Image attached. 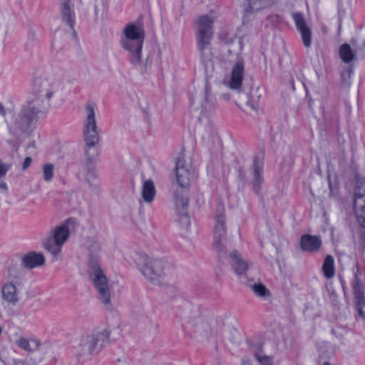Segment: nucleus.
Here are the masks:
<instances>
[{
    "instance_id": "1",
    "label": "nucleus",
    "mask_w": 365,
    "mask_h": 365,
    "mask_svg": "<svg viewBox=\"0 0 365 365\" xmlns=\"http://www.w3.org/2000/svg\"><path fill=\"white\" fill-rule=\"evenodd\" d=\"M101 246L96 242H92L88 247L89 277L93 282L98 294V299L107 309H112L110 292L108 279L99 265Z\"/></svg>"
},
{
    "instance_id": "2",
    "label": "nucleus",
    "mask_w": 365,
    "mask_h": 365,
    "mask_svg": "<svg viewBox=\"0 0 365 365\" xmlns=\"http://www.w3.org/2000/svg\"><path fill=\"white\" fill-rule=\"evenodd\" d=\"M46 114V108L40 98H30L22 106L14 123L10 125V130L29 133L37 125L38 120Z\"/></svg>"
},
{
    "instance_id": "3",
    "label": "nucleus",
    "mask_w": 365,
    "mask_h": 365,
    "mask_svg": "<svg viewBox=\"0 0 365 365\" xmlns=\"http://www.w3.org/2000/svg\"><path fill=\"white\" fill-rule=\"evenodd\" d=\"M123 35L120 45L129 53L130 64L136 66L141 61V51L145 39L143 26L140 24H128L123 29Z\"/></svg>"
},
{
    "instance_id": "4",
    "label": "nucleus",
    "mask_w": 365,
    "mask_h": 365,
    "mask_svg": "<svg viewBox=\"0 0 365 365\" xmlns=\"http://www.w3.org/2000/svg\"><path fill=\"white\" fill-rule=\"evenodd\" d=\"M354 278L351 282L354 303L359 317L365 319V264L356 263L353 267Z\"/></svg>"
},
{
    "instance_id": "5",
    "label": "nucleus",
    "mask_w": 365,
    "mask_h": 365,
    "mask_svg": "<svg viewBox=\"0 0 365 365\" xmlns=\"http://www.w3.org/2000/svg\"><path fill=\"white\" fill-rule=\"evenodd\" d=\"M86 110L87 115L84 122L83 136L86 145V155L88 156V160H91L88 150L98 144L99 142V135L97 131L95 106L93 103H88L86 106Z\"/></svg>"
},
{
    "instance_id": "6",
    "label": "nucleus",
    "mask_w": 365,
    "mask_h": 365,
    "mask_svg": "<svg viewBox=\"0 0 365 365\" xmlns=\"http://www.w3.org/2000/svg\"><path fill=\"white\" fill-rule=\"evenodd\" d=\"M69 220H66L65 224L56 227L51 235L43 242V247L53 256L61 252L62 245L69 237L70 232L66 225Z\"/></svg>"
},
{
    "instance_id": "7",
    "label": "nucleus",
    "mask_w": 365,
    "mask_h": 365,
    "mask_svg": "<svg viewBox=\"0 0 365 365\" xmlns=\"http://www.w3.org/2000/svg\"><path fill=\"white\" fill-rule=\"evenodd\" d=\"M225 217L220 212L215 217V225L213 230V247L220 257L227 255V240Z\"/></svg>"
},
{
    "instance_id": "8",
    "label": "nucleus",
    "mask_w": 365,
    "mask_h": 365,
    "mask_svg": "<svg viewBox=\"0 0 365 365\" xmlns=\"http://www.w3.org/2000/svg\"><path fill=\"white\" fill-rule=\"evenodd\" d=\"M109 335L110 331L103 329L100 332L83 336L80 343L82 351L89 354H98L102 350L106 344L108 343Z\"/></svg>"
},
{
    "instance_id": "9",
    "label": "nucleus",
    "mask_w": 365,
    "mask_h": 365,
    "mask_svg": "<svg viewBox=\"0 0 365 365\" xmlns=\"http://www.w3.org/2000/svg\"><path fill=\"white\" fill-rule=\"evenodd\" d=\"M213 20L208 15L201 16L198 19V34L197 43L198 50L203 54L205 50L210 44L212 37Z\"/></svg>"
},
{
    "instance_id": "10",
    "label": "nucleus",
    "mask_w": 365,
    "mask_h": 365,
    "mask_svg": "<svg viewBox=\"0 0 365 365\" xmlns=\"http://www.w3.org/2000/svg\"><path fill=\"white\" fill-rule=\"evenodd\" d=\"M143 264L140 267L142 274L151 282L158 281L163 274L165 262L162 259H150L148 256H141Z\"/></svg>"
},
{
    "instance_id": "11",
    "label": "nucleus",
    "mask_w": 365,
    "mask_h": 365,
    "mask_svg": "<svg viewBox=\"0 0 365 365\" xmlns=\"http://www.w3.org/2000/svg\"><path fill=\"white\" fill-rule=\"evenodd\" d=\"M175 170L178 184L182 187L189 186L193 175V169L190 164L185 162L183 153H180L177 157Z\"/></svg>"
},
{
    "instance_id": "12",
    "label": "nucleus",
    "mask_w": 365,
    "mask_h": 365,
    "mask_svg": "<svg viewBox=\"0 0 365 365\" xmlns=\"http://www.w3.org/2000/svg\"><path fill=\"white\" fill-rule=\"evenodd\" d=\"M57 90L58 86L56 83L47 79H36L34 83V94L31 98H40L44 103L43 98L49 101Z\"/></svg>"
},
{
    "instance_id": "13",
    "label": "nucleus",
    "mask_w": 365,
    "mask_h": 365,
    "mask_svg": "<svg viewBox=\"0 0 365 365\" xmlns=\"http://www.w3.org/2000/svg\"><path fill=\"white\" fill-rule=\"evenodd\" d=\"M175 203L179 224L181 227L187 228L190 224V218L188 215L189 200L187 197L175 193Z\"/></svg>"
},
{
    "instance_id": "14",
    "label": "nucleus",
    "mask_w": 365,
    "mask_h": 365,
    "mask_svg": "<svg viewBox=\"0 0 365 365\" xmlns=\"http://www.w3.org/2000/svg\"><path fill=\"white\" fill-rule=\"evenodd\" d=\"M354 208L359 225L365 229V187L361 184L354 192Z\"/></svg>"
},
{
    "instance_id": "15",
    "label": "nucleus",
    "mask_w": 365,
    "mask_h": 365,
    "mask_svg": "<svg viewBox=\"0 0 365 365\" xmlns=\"http://www.w3.org/2000/svg\"><path fill=\"white\" fill-rule=\"evenodd\" d=\"M245 72V65L242 59L237 60L232 69L229 86L232 89L241 87Z\"/></svg>"
},
{
    "instance_id": "16",
    "label": "nucleus",
    "mask_w": 365,
    "mask_h": 365,
    "mask_svg": "<svg viewBox=\"0 0 365 365\" xmlns=\"http://www.w3.org/2000/svg\"><path fill=\"white\" fill-rule=\"evenodd\" d=\"M251 169L252 171V180L251 181L252 189L256 193H259L261 190V184L264 180L263 163L259 161L258 158H255Z\"/></svg>"
},
{
    "instance_id": "17",
    "label": "nucleus",
    "mask_w": 365,
    "mask_h": 365,
    "mask_svg": "<svg viewBox=\"0 0 365 365\" xmlns=\"http://www.w3.org/2000/svg\"><path fill=\"white\" fill-rule=\"evenodd\" d=\"M44 264L45 258L43 255L34 251L28 252L21 258V266L28 269L41 267Z\"/></svg>"
},
{
    "instance_id": "18",
    "label": "nucleus",
    "mask_w": 365,
    "mask_h": 365,
    "mask_svg": "<svg viewBox=\"0 0 365 365\" xmlns=\"http://www.w3.org/2000/svg\"><path fill=\"white\" fill-rule=\"evenodd\" d=\"M230 258L232 269L240 277L244 275L249 268L247 262L237 250L230 252Z\"/></svg>"
},
{
    "instance_id": "19",
    "label": "nucleus",
    "mask_w": 365,
    "mask_h": 365,
    "mask_svg": "<svg viewBox=\"0 0 365 365\" xmlns=\"http://www.w3.org/2000/svg\"><path fill=\"white\" fill-rule=\"evenodd\" d=\"M71 0H61L60 13L62 21L66 22L71 30H74L76 16L73 9L71 6Z\"/></svg>"
},
{
    "instance_id": "20",
    "label": "nucleus",
    "mask_w": 365,
    "mask_h": 365,
    "mask_svg": "<svg viewBox=\"0 0 365 365\" xmlns=\"http://www.w3.org/2000/svg\"><path fill=\"white\" fill-rule=\"evenodd\" d=\"M301 248L306 252H317L322 246L320 237L311 235H304L300 240Z\"/></svg>"
},
{
    "instance_id": "21",
    "label": "nucleus",
    "mask_w": 365,
    "mask_h": 365,
    "mask_svg": "<svg viewBox=\"0 0 365 365\" xmlns=\"http://www.w3.org/2000/svg\"><path fill=\"white\" fill-rule=\"evenodd\" d=\"M274 0H245L243 4L244 11L249 15L265 9L274 3Z\"/></svg>"
},
{
    "instance_id": "22",
    "label": "nucleus",
    "mask_w": 365,
    "mask_h": 365,
    "mask_svg": "<svg viewBox=\"0 0 365 365\" xmlns=\"http://www.w3.org/2000/svg\"><path fill=\"white\" fill-rule=\"evenodd\" d=\"M1 293L3 299L8 303L15 304L19 300L16 286L11 282L3 285Z\"/></svg>"
},
{
    "instance_id": "23",
    "label": "nucleus",
    "mask_w": 365,
    "mask_h": 365,
    "mask_svg": "<svg viewBox=\"0 0 365 365\" xmlns=\"http://www.w3.org/2000/svg\"><path fill=\"white\" fill-rule=\"evenodd\" d=\"M156 190L154 182L152 180H147L143 182L142 187V197L146 202L153 201Z\"/></svg>"
},
{
    "instance_id": "24",
    "label": "nucleus",
    "mask_w": 365,
    "mask_h": 365,
    "mask_svg": "<svg viewBox=\"0 0 365 365\" xmlns=\"http://www.w3.org/2000/svg\"><path fill=\"white\" fill-rule=\"evenodd\" d=\"M16 344L25 351H34L39 348L41 344L36 339H27L24 337H20L16 341Z\"/></svg>"
},
{
    "instance_id": "25",
    "label": "nucleus",
    "mask_w": 365,
    "mask_h": 365,
    "mask_svg": "<svg viewBox=\"0 0 365 365\" xmlns=\"http://www.w3.org/2000/svg\"><path fill=\"white\" fill-rule=\"evenodd\" d=\"M322 270L323 272L324 276L327 279H331L334 276V259L331 255H329L325 257Z\"/></svg>"
},
{
    "instance_id": "26",
    "label": "nucleus",
    "mask_w": 365,
    "mask_h": 365,
    "mask_svg": "<svg viewBox=\"0 0 365 365\" xmlns=\"http://www.w3.org/2000/svg\"><path fill=\"white\" fill-rule=\"evenodd\" d=\"M339 56L344 63H350L355 57V53L348 43L342 44L339 48Z\"/></svg>"
},
{
    "instance_id": "27",
    "label": "nucleus",
    "mask_w": 365,
    "mask_h": 365,
    "mask_svg": "<svg viewBox=\"0 0 365 365\" xmlns=\"http://www.w3.org/2000/svg\"><path fill=\"white\" fill-rule=\"evenodd\" d=\"M250 288L258 297L267 298L271 295L269 290L261 282L252 284Z\"/></svg>"
},
{
    "instance_id": "28",
    "label": "nucleus",
    "mask_w": 365,
    "mask_h": 365,
    "mask_svg": "<svg viewBox=\"0 0 365 365\" xmlns=\"http://www.w3.org/2000/svg\"><path fill=\"white\" fill-rule=\"evenodd\" d=\"M216 103V99L213 97L210 93V88L207 86H205V102L202 103V108L204 110H207L211 109Z\"/></svg>"
},
{
    "instance_id": "29",
    "label": "nucleus",
    "mask_w": 365,
    "mask_h": 365,
    "mask_svg": "<svg viewBox=\"0 0 365 365\" xmlns=\"http://www.w3.org/2000/svg\"><path fill=\"white\" fill-rule=\"evenodd\" d=\"M254 357L261 365H273L272 356L262 355L257 350H254Z\"/></svg>"
},
{
    "instance_id": "30",
    "label": "nucleus",
    "mask_w": 365,
    "mask_h": 365,
    "mask_svg": "<svg viewBox=\"0 0 365 365\" xmlns=\"http://www.w3.org/2000/svg\"><path fill=\"white\" fill-rule=\"evenodd\" d=\"M292 17L298 31L308 27L305 22L304 15L301 12L294 13Z\"/></svg>"
},
{
    "instance_id": "31",
    "label": "nucleus",
    "mask_w": 365,
    "mask_h": 365,
    "mask_svg": "<svg viewBox=\"0 0 365 365\" xmlns=\"http://www.w3.org/2000/svg\"><path fill=\"white\" fill-rule=\"evenodd\" d=\"M302 41L305 47L308 48L312 44V33L309 27L299 30Z\"/></svg>"
},
{
    "instance_id": "32",
    "label": "nucleus",
    "mask_w": 365,
    "mask_h": 365,
    "mask_svg": "<svg viewBox=\"0 0 365 365\" xmlns=\"http://www.w3.org/2000/svg\"><path fill=\"white\" fill-rule=\"evenodd\" d=\"M53 165L51 163L45 164L43 167V178L46 181L49 182L53 177Z\"/></svg>"
},
{
    "instance_id": "33",
    "label": "nucleus",
    "mask_w": 365,
    "mask_h": 365,
    "mask_svg": "<svg viewBox=\"0 0 365 365\" xmlns=\"http://www.w3.org/2000/svg\"><path fill=\"white\" fill-rule=\"evenodd\" d=\"M96 178H97V174H96V170L93 168H88L87 173L86 174V181L88 182L90 187L95 186L94 185H93L91 183V181L96 179Z\"/></svg>"
},
{
    "instance_id": "34",
    "label": "nucleus",
    "mask_w": 365,
    "mask_h": 365,
    "mask_svg": "<svg viewBox=\"0 0 365 365\" xmlns=\"http://www.w3.org/2000/svg\"><path fill=\"white\" fill-rule=\"evenodd\" d=\"M11 167V165L10 163H4L0 160V178L4 177Z\"/></svg>"
},
{
    "instance_id": "35",
    "label": "nucleus",
    "mask_w": 365,
    "mask_h": 365,
    "mask_svg": "<svg viewBox=\"0 0 365 365\" xmlns=\"http://www.w3.org/2000/svg\"><path fill=\"white\" fill-rule=\"evenodd\" d=\"M150 64H151V61L148 57L145 59V63H142V60H141L140 64H138L137 66H139L140 67L142 72H145L147 71L148 68L150 66Z\"/></svg>"
},
{
    "instance_id": "36",
    "label": "nucleus",
    "mask_w": 365,
    "mask_h": 365,
    "mask_svg": "<svg viewBox=\"0 0 365 365\" xmlns=\"http://www.w3.org/2000/svg\"><path fill=\"white\" fill-rule=\"evenodd\" d=\"M251 349H252V351L253 353H254V350H257L258 351H259L260 354H262V349H263V344L257 343V344H253L251 346Z\"/></svg>"
},
{
    "instance_id": "37",
    "label": "nucleus",
    "mask_w": 365,
    "mask_h": 365,
    "mask_svg": "<svg viewBox=\"0 0 365 365\" xmlns=\"http://www.w3.org/2000/svg\"><path fill=\"white\" fill-rule=\"evenodd\" d=\"M31 162H32L31 158L30 157H26L23 162L22 169L23 170L27 169L31 165Z\"/></svg>"
},
{
    "instance_id": "38",
    "label": "nucleus",
    "mask_w": 365,
    "mask_h": 365,
    "mask_svg": "<svg viewBox=\"0 0 365 365\" xmlns=\"http://www.w3.org/2000/svg\"><path fill=\"white\" fill-rule=\"evenodd\" d=\"M0 190L4 192H7L8 186L4 180H0Z\"/></svg>"
},
{
    "instance_id": "39",
    "label": "nucleus",
    "mask_w": 365,
    "mask_h": 365,
    "mask_svg": "<svg viewBox=\"0 0 365 365\" xmlns=\"http://www.w3.org/2000/svg\"><path fill=\"white\" fill-rule=\"evenodd\" d=\"M238 173H239V178H240V180L243 182L245 181L246 179H245L244 170L242 168H240L238 170Z\"/></svg>"
},
{
    "instance_id": "40",
    "label": "nucleus",
    "mask_w": 365,
    "mask_h": 365,
    "mask_svg": "<svg viewBox=\"0 0 365 365\" xmlns=\"http://www.w3.org/2000/svg\"><path fill=\"white\" fill-rule=\"evenodd\" d=\"M13 365H30V364H29L28 363H26L24 361L14 360V363H13Z\"/></svg>"
},
{
    "instance_id": "41",
    "label": "nucleus",
    "mask_w": 365,
    "mask_h": 365,
    "mask_svg": "<svg viewBox=\"0 0 365 365\" xmlns=\"http://www.w3.org/2000/svg\"><path fill=\"white\" fill-rule=\"evenodd\" d=\"M242 365H252L251 361L247 358L242 359Z\"/></svg>"
},
{
    "instance_id": "42",
    "label": "nucleus",
    "mask_w": 365,
    "mask_h": 365,
    "mask_svg": "<svg viewBox=\"0 0 365 365\" xmlns=\"http://www.w3.org/2000/svg\"><path fill=\"white\" fill-rule=\"evenodd\" d=\"M207 47H209V46H208ZM207 48H207L205 50V51H204L203 54H202V53H201V55H202V58L203 61H205V58H207V59H210V58H209V57H210V53H208V55L206 53V51H207Z\"/></svg>"
},
{
    "instance_id": "43",
    "label": "nucleus",
    "mask_w": 365,
    "mask_h": 365,
    "mask_svg": "<svg viewBox=\"0 0 365 365\" xmlns=\"http://www.w3.org/2000/svg\"><path fill=\"white\" fill-rule=\"evenodd\" d=\"M0 115L4 116L6 115V110L2 103H0Z\"/></svg>"
},
{
    "instance_id": "44",
    "label": "nucleus",
    "mask_w": 365,
    "mask_h": 365,
    "mask_svg": "<svg viewBox=\"0 0 365 365\" xmlns=\"http://www.w3.org/2000/svg\"><path fill=\"white\" fill-rule=\"evenodd\" d=\"M361 240L363 242V244H365V233H364L361 236Z\"/></svg>"
},
{
    "instance_id": "45",
    "label": "nucleus",
    "mask_w": 365,
    "mask_h": 365,
    "mask_svg": "<svg viewBox=\"0 0 365 365\" xmlns=\"http://www.w3.org/2000/svg\"><path fill=\"white\" fill-rule=\"evenodd\" d=\"M351 70H349V71H347V73H348L349 76H351Z\"/></svg>"
},
{
    "instance_id": "46",
    "label": "nucleus",
    "mask_w": 365,
    "mask_h": 365,
    "mask_svg": "<svg viewBox=\"0 0 365 365\" xmlns=\"http://www.w3.org/2000/svg\"><path fill=\"white\" fill-rule=\"evenodd\" d=\"M30 146H34V143H31L30 145H29L28 148L30 147Z\"/></svg>"
}]
</instances>
